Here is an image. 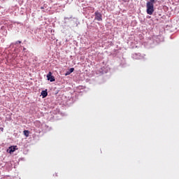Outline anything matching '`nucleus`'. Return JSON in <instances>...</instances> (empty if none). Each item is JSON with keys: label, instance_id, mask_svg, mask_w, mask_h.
Segmentation results:
<instances>
[{"label": "nucleus", "instance_id": "obj_7", "mask_svg": "<svg viewBox=\"0 0 179 179\" xmlns=\"http://www.w3.org/2000/svg\"><path fill=\"white\" fill-rule=\"evenodd\" d=\"M73 71H75V69H74V68H71L69 71L71 73H72V72H73Z\"/></svg>", "mask_w": 179, "mask_h": 179}, {"label": "nucleus", "instance_id": "obj_1", "mask_svg": "<svg viewBox=\"0 0 179 179\" xmlns=\"http://www.w3.org/2000/svg\"><path fill=\"white\" fill-rule=\"evenodd\" d=\"M155 2H156V0H150V1L147 2L146 8L148 15H153V12H155Z\"/></svg>", "mask_w": 179, "mask_h": 179}, {"label": "nucleus", "instance_id": "obj_6", "mask_svg": "<svg viewBox=\"0 0 179 179\" xmlns=\"http://www.w3.org/2000/svg\"><path fill=\"white\" fill-rule=\"evenodd\" d=\"M24 135H25L27 137L29 136V130H24Z\"/></svg>", "mask_w": 179, "mask_h": 179}, {"label": "nucleus", "instance_id": "obj_11", "mask_svg": "<svg viewBox=\"0 0 179 179\" xmlns=\"http://www.w3.org/2000/svg\"><path fill=\"white\" fill-rule=\"evenodd\" d=\"M41 9H44V7H41Z\"/></svg>", "mask_w": 179, "mask_h": 179}, {"label": "nucleus", "instance_id": "obj_10", "mask_svg": "<svg viewBox=\"0 0 179 179\" xmlns=\"http://www.w3.org/2000/svg\"><path fill=\"white\" fill-rule=\"evenodd\" d=\"M0 130L1 131V132H3V127H0Z\"/></svg>", "mask_w": 179, "mask_h": 179}, {"label": "nucleus", "instance_id": "obj_2", "mask_svg": "<svg viewBox=\"0 0 179 179\" xmlns=\"http://www.w3.org/2000/svg\"><path fill=\"white\" fill-rule=\"evenodd\" d=\"M95 15V20H98V22H101L103 20L101 13H100L99 11H96L94 13Z\"/></svg>", "mask_w": 179, "mask_h": 179}, {"label": "nucleus", "instance_id": "obj_8", "mask_svg": "<svg viewBox=\"0 0 179 179\" xmlns=\"http://www.w3.org/2000/svg\"><path fill=\"white\" fill-rule=\"evenodd\" d=\"M68 75H71V73L69 71H67L66 73H65V76H68Z\"/></svg>", "mask_w": 179, "mask_h": 179}, {"label": "nucleus", "instance_id": "obj_4", "mask_svg": "<svg viewBox=\"0 0 179 179\" xmlns=\"http://www.w3.org/2000/svg\"><path fill=\"white\" fill-rule=\"evenodd\" d=\"M41 96H43V99H45L47 96H48V92H47V90H43L41 93Z\"/></svg>", "mask_w": 179, "mask_h": 179}, {"label": "nucleus", "instance_id": "obj_9", "mask_svg": "<svg viewBox=\"0 0 179 179\" xmlns=\"http://www.w3.org/2000/svg\"><path fill=\"white\" fill-rule=\"evenodd\" d=\"M22 43V41H17V42H15V44H21Z\"/></svg>", "mask_w": 179, "mask_h": 179}, {"label": "nucleus", "instance_id": "obj_5", "mask_svg": "<svg viewBox=\"0 0 179 179\" xmlns=\"http://www.w3.org/2000/svg\"><path fill=\"white\" fill-rule=\"evenodd\" d=\"M16 148H17V146H10L8 148L9 150V153H13V152H15V150H16Z\"/></svg>", "mask_w": 179, "mask_h": 179}, {"label": "nucleus", "instance_id": "obj_3", "mask_svg": "<svg viewBox=\"0 0 179 179\" xmlns=\"http://www.w3.org/2000/svg\"><path fill=\"white\" fill-rule=\"evenodd\" d=\"M48 80H50V82H55V78L54 76H52V73L51 72H49L47 75Z\"/></svg>", "mask_w": 179, "mask_h": 179}]
</instances>
